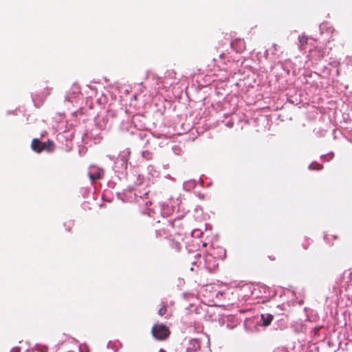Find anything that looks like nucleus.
Wrapping results in <instances>:
<instances>
[{
    "label": "nucleus",
    "mask_w": 352,
    "mask_h": 352,
    "mask_svg": "<svg viewBox=\"0 0 352 352\" xmlns=\"http://www.w3.org/2000/svg\"><path fill=\"white\" fill-rule=\"evenodd\" d=\"M31 148L34 152L38 153H40L43 151L52 152L54 149V143L50 140L43 142H41L37 138H34L32 140Z\"/></svg>",
    "instance_id": "nucleus-1"
},
{
    "label": "nucleus",
    "mask_w": 352,
    "mask_h": 352,
    "mask_svg": "<svg viewBox=\"0 0 352 352\" xmlns=\"http://www.w3.org/2000/svg\"><path fill=\"white\" fill-rule=\"evenodd\" d=\"M153 336L158 340L167 339L170 333L169 329L163 324H155L151 329Z\"/></svg>",
    "instance_id": "nucleus-2"
},
{
    "label": "nucleus",
    "mask_w": 352,
    "mask_h": 352,
    "mask_svg": "<svg viewBox=\"0 0 352 352\" xmlns=\"http://www.w3.org/2000/svg\"><path fill=\"white\" fill-rule=\"evenodd\" d=\"M164 249L168 253L179 252L181 250V244L175 239H168L164 245Z\"/></svg>",
    "instance_id": "nucleus-3"
},
{
    "label": "nucleus",
    "mask_w": 352,
    "mask_h": 352,
    "mask_svg": "<svg viewBox=\"0 0 352 352\" xmlns=\"http://www.w3.org/2000/svg\"><path fill=\"white\" fill-rule=\"evenodd\" d=\"M230 47L238 53L245 50V43L243 39L236 38L230 43Z\"/></svg>",
    "instance_id": "nucleus-4"
},
{
    "label": "nucleus",
    "mask_w": 352,
    "mask_h": 352,
    "mask_svg": "<svg viewBox=\"0 0 352 352\" xmlns=\"http://www.w3.org/2000/svg\"><path fill=\"white\" fill-rule=\"evenodd\" d=\"M273 318H274L273 316L270 314H261V320L263 322V325L265 327L269 326L271 324Z\"/></svg>",
    "instance_id": "nucleus-5"
},
{
    "label": "nucleus",
    "mask_w": 352,
    "mask_h": 352,
    "mask_svg": "<svg viewBox=\"0 0 352 352\" xmlns=\"http://www.w3.org/2000/svg\"><path fill=\"white\" fill-rule=\"evenodd\" d=\"M167 313V305L164 302L162 304V307L158 311V314L161 316H164Z\"/></svg>",
    "instance_id": "nucleus-6"
},
{
    "label": "nucleus",
    "mask_w": 352,
    "mask_h": 352,
    "mask_svg": "<svg viewBox=\"0 0 352 352\" xmlns=\"http://www.w3.org/2000/svg\"><path fill=\"white\" fill-rule=\"evenodd\" d=\"M72 89H74V94H79L80 93V87L78 85H74L72 87Z\"/></svg>",
    "instance_id": "nucleus-7"
},
{
    "label": "nucleus",
    "mask_w": 352,
    "mask_h": 352,
    "mask_svg": "<svg viewBox=\"0 0 352 352\" xmlns=\"http://www.w3.org/2000/svg\"><path fill=\"white\" fill-rule=\"evenodd\" d=\"M307 38L305 36H302L299 38V41L302 45H304L305 43H307Z\"/></svg>",
    "instance_id": "nucleus-8"
},
{
    "label": "nucleus",
    "mask_w": 352,
    "mask_h": 352,
    "mask_svg": "<svg viewBox=\"0 0 352 352\" xmlns=\"http://www.w3.org/2000/svg\"><path fill=\"white\" fill-rule=\"evenodd\" d=\"M38 349L40 352H47L48 349L46 346H38Z\"/></svg>",
    "instance_id": "nucleus-9"
},
{
    "label": "nucleus",
    "mask_w": 352,
    "mask_h": 352,
    "mask_svg": "<svg viewBox=\"0 0 352 352\" xmlns=\"http://www.w3.org/2000/svg\"><path fill=\"white\" fill-rule=\"evenodd\" d=\"M162 236L161 230H156L155 231V238L158 239L160 238Z\"/></svg>",
    "instance_id": "nucleus-10"
},
{
    "label": "nucleus",
    "mask_w": 352,
    "mask_h": 352,
    "mask_svg": "<svg viewBox=\"0 0 352 352\" xmlns=\"http://www.w3.org/2000/svg\"><path fill=\"white\" fill-rule=\"evenodd\" d=\"M309 245V243L307 241H305L304 243L302 244V248L304 250H307Z\"/></svg>",
    "instance_id": "nucleus-11"
},
{
    "label": "nucleus",
    "mask_w": 352,
    "mask_h": 352,
    "mask_svg": "<svg viewBox=\"0 0 352 352\" xmlns=\"http://www.w3.org/2000/svg\"><path fill=\"white\" fill-rule=\"evenodd\" d=\"M66 100H68V101H69V100H70V97H69V96H67V97H66Z\"/></svg>",
    "instance_id": "nucleus-12"
},
{
    "label": "nucleus",
    "mask_w": 352,
    "mask_h": 352,
    "mask_svg": "<svg viewBox=\"0 0 352 352\" xmlns=\"http://www.w3.org/2000/svg\"><path fill=\"white\" fill-rule=\"evenodd\" d=\"M168 223H169V226H170L172 227L173 226V223L172 222H168Z\"/></svg>",
    "instance_id": "nucleus-13"
},
{
    "label": "nucleus",
    "mask_w": 352,
    "mask_h": 352,
    "mask_svg": "<svg viewBox=\"0 0 352 352\" xmlns=\"http://www.w3.org/2000/svg\"><path fill=\"white\" fill-rule=\"evenodd\" d=\"M223 56H224V54H221V55H220L221 58H222Z\"/></svg>",
    "instance_id": "nucleus-14"
}]
</instances>
